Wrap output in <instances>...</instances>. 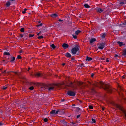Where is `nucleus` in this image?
<instances>
[{
    "label": "nucleus",
    "instance_id": "nucleus-1",
    "mask_svg": "<svg viewBox=\"0 0 126 126\" xmlns=\"http://www.w3.org/2000/svg\"><path fill=\"white\" fill-rule=\"evenodd\" d=\"M95 85L96 86L100 88H103L109 93H111L112 92L113 90L112 88L105 83L100 82L97 83Z\"/></svg>",
    "mask_w": 126,
    "mask_h": 126
},
{
    "label": "nucleus",
    "instance_id": "nucleus-2",
    "mask_svg": "<svg viewBox=\"0 0 126 126\" xmlns=\"http://www.w3.org/2000/svg\"><path fill=\"white\" fill-rule=\"evenodd\" d=\"M79 50V48L77 46H75L71 50L72 53L74 54H76L77 51Z\"/></svg>",
    "mask_w": 126,
    "mask_h": 126
},
{
    "label": "nucleus",
    "instance_id": "nucleus-3",
    "mask_svg": "<svg viewBox=\"0 0 126 126\" xmlns=\"http://www.w3.org/2000/svg\"><path fill=\"white\" fill-rule=\"evenodd\" d=\"M105 44L104 43H102L100 44L99 45L98 48L99 49H102L104 47Z\"/></svg>",
    "mask_w": 126,
    "mask_h": 126
},
{
    "label": "nucleus",
    "instance_id": "nucleus-4",
    "mask_svg": "<svg viewBox=\"0 0 126 126\" xmlns=\"http://www.w3.org/2000/svg\"><path fill=\"white\" fill-rule=\"evenodd\" d=\"M67 94L69 95L72 96H74L75 95V93L74 92L71 91H68Z\"/></svg>",
    "mask_w": 126,
    "mask_h": 126
},
{
    "label": "nucleus",
    "instance_id": "nucleus-5",
    "mask_svg": "<svg viewBox=\"0 0 126 126\" xmlns=\"http://www.w3.org/2000/svg\"><path fill=\"white\" fill-rule=\"evenodd\" d=\"M62 47L64 49H66L69 46L67 44L64 43L63 44Z\"/></svg>",
    "mask_w": 126,
    "mask_h": 126
},
{
    "label": "nucleus",
    "instance_id": "nucleus-6",
    "mask_svg": "<svg viewBox=\"0 0 126 126\" xmlns=\"http://www.w3.org/2000/svg\"><path fill=\"white\" fill-rule=\"evenodd\" d=\"M117 43L119 44L120 46V47H121L122 46H124L125 45V43H123L120 42V41H118Z\"/></svg>",
    "mask_w": 126,
    "mask_h": 126
},
{
    "label": "nucleus",
    "instance_id": "nucleus-7",
    "mask_svg": "<svg viewBox=\"0 0 126 126\" xmlns=\"http://www.w3.org/2000/svg\"><path fill=\"white\" fill-rule=\"evenodd\" d=\"M35 75L36 76L38 77L42 76L43 75L41 73H37L35 74Z\"/></svg>",
    "mask_w": 126,
    "mask_h": 126
},
{
    "label": "nucleus",
    "instance_id": "nucleus-8",
    "mask_svg": "<svg viewBox=\"0 0 126 126\" xmlns=\"http://www.w3.org/2000/svg\"><path fill=\"white\" fill-rule=\"evenodd\" d=\"M54 85H53L52 86L49 87L48 89V90L49 91H51L53 90L54 88Z\"/></svg>",
    "mask_w": 126,
    "mask_h": 126
},
{
    "label": "nucleus",
    "instance_id": "nucleus-9",
    "mask_svg": "<svg viewBox=\"0 0 126 126\" xmlns=\"http://www.w3.org/2000/svg\"><path fill=\"white\" fill-rule=\"evenodd\" d=\"M96 39L95 38H92L91 39L90 41V43L91 44L93 42H95L96 41Z\"/></svg>",
    "mask_w": 126,
    "mask_h": 126
},
{
    "label": "nucleus",
    "instance_id": "nucleus-10",
    "mask_svg": "<svg viewBox=\"0 0 126 126\" xmlns=\"http://www.w3.org/2000/svg\"><path fill=\"white\" fill-rule=\"evenodd\" d=\"M103 10L101 8H98L97 9V12L99 13H101L103 11Z\"/></svg>",
    "mask_w": 126,
    "mask_h": 126
},
{
    "label": "nucleus",
    "instance_id": "nucleus-11",
    "mask_svg": "<svg viewBox=\"0 0 126 126\" xmlns=\"http://www.w3.org/2000/svg\"><path fill=\"white\" fill-rule=\"evenodd\" d=\"M65 56L67 57H70L71 56V55L69 53H67L65 54Z\"/></svg>",
    "mask_w": 126,
    "mask_h": 126
},
{
    "label": "nucleus",
    "instance_id": "nucleus-12",
    "mask_svg": "<svg viewBox=\"0 0 126 126\" xmlns=\"http://www.w3.org/2000/svg\"><path fill=\"white\" fill-rule=\"evenodd\" d=\"M51 16L52 18H55V17H57V15L56 14H52L51 15Z\"/></svg>",
    "mask_w": 126,
    "mask_h": 126
},
{
    "label": "nucleus",
    "instance_id": "nucleus-13",
    "mask_svg": "<svg viewBox=\"0 0 126 126\" xmlns=\"http://www.w3.org/2000/svg\"><path fill=\"white\" fill-rule=\"evenodd\" d=\"M4 56L5 55H8V56L10 55V53L9 52H4Z\"/></svg>",
    "mask_w": 126,
    "mask_h": 126
},
{
    "label": "nucleus",
    "instance_id": "nucleus-14",
    "mask_svg": "<svg viewBox=\"0 0 126 126\" xmlns=\"http://www.w3.org/2000/svg\"><path fill=\"white\" fill-rule=\"evenodd\" d=\"M92 60V59L91 58L87 57L86 58V61H90Z\"/></svg>",
    "mask_w": 126,
    "mask_h": 126
},
{
    "label": "nucleus",
    "instance_id": "nucleus-15",
    "mask_svg": "<svg viewBox=\"0 0 126 126\" xmlns=\"http://www.w3.org/2000/svg\"><path fill=\"white\" fill-rule=\"evenodd\" d=\"M61 123L63 124H67V123L64 120H62L61 121Z\"/></svg>",
    "mask_w": 126,
    "mask_h": 126
},
{
    "label": "nucleus",
    "instance_id": "nucleus-16",
    "mask_svg": "<svg viewBox=\"0 0 126 126\" xmlns=\"http://www.w3.org/2000/svg\"><path fill=\"white\" fill-rule=\"evenodd\" d=\"M106 34L105 33H102L101 34V36L102 38H104L105 37Z\"/></svg>",
    "mask_w": 126,
    "mask_h": 126
},
{
    "label": "nucleus",
    "instance_id": "nucleus-17",
    "mask_svg": "<svg viewBox=\"0 0 126 126\" xmlns=\"http://www.w3.org/2000/svg\"><path fill=\"white\" fill-rule=\"evenodd\" d=\"M80 31L79 30H78L76 31L75 32V33L76 34L78 35L80 32Z\"/></svg>",
    "mask_w": 126,
    "mask_h": 126
},
{
    "label": "nucleus",
    "instance_id": "nucleus-18",
    "mask_svg": "<svg viewBox=\"0 0 126 126\" xmlns=\"http://www.w3.org/2000/svg\"><path fill=\"white\" fill-rule=\"evenodd\" d=\"M10 5V3L9 1H8L6 3V6L8 7Z\"/></svg>",
    "mask_w": 126,
    "mask_h": 126
},
{
    "label": "nucleus",
    "instance_id": "nucleus-19",
    "mask_svg": "<svg viewBox=\"0 0 126 126\" xmlns=\"http://www.w3.org/2000/svg\"><path fill=\"white\" fill-rule=\"evenodd\" d=\"M84 6L85 8H88L90 7V6L87 4H85Z\"/></svg>",
    "mask_w": 126,
    "mask_h": 126
},
{
    "label": "nucleus",
    "instance_id": "nucleus-20",
    "mask_svg": "<svg viewBox=\"0 0 126 126\" xmlns=\"http://www.w3.org/2000/svg\"><path fill=\"white\" fill-rule=\"evenodd\" d=\"M50 113L51 114H55V110H53L50 112Z\"/></svg>",
    "mask_w": 126,
    "mask_h": 126
},
{
    "label": "nucleus",
    "instance_id": "nucleus-21",
    "mask_svg": "<svg viewBox=\"0 0 126 126\" xmlns=\"http://www.w3.org/2000/svg\"><path fill=\"white\" fill-rule=\"evenodd\" d=\"M91 120L92 121V123H95L96 122V121L95 119L92 118V119Z\"/></svg>",
    "mask_w": 126,
    "mask_h": 126
},
{
    "label": "nucleus",
    "instance_id": "nucleus-22",
    "mask_svg": "<svg viewBox=\"0 0 126 126\" xmlns=\"http://www.w3.org/2000/svg\"><path fill=\"white\" fill-rule=\"evenodd\" d=\"M78 84L79 86H80L83 84V82H79Z\"/></svg>",
    "mask_w": 126,
    "mask_h": 126
},
{
    "label": "nucleus",
    "instance_id": "nucleus-23",
    "mask_svg": "<svg viewBox=\"0 0 126 126\" xmlns=\"http://www.w3.org/2000/svg\"><path fill=\"white\" fill-rule=\"evenodd\" d=\"M50 46L53 49L55 48L56 47L55 46L54 44H52Z\"/></svg>",
    "mask_w": 126,
    "mask_h": 126
},
{
    "label": "nucleus",
    "instance_id": "nucleus-24",
    "mask_svg": "<svg viewBox=\"0 0 126 126\" xmlns=\"http://www.w3.org/2000/svg\"><path fill=\"white\" fill-rule=\"evenodd\" d=\"M15 58L14 57H13L11 59L10 62H12L15 60Z\"/></svg>",
    "mask_w": 126,
    "mask_h": 126
},
{
    "label": "nucleus",
    "instance_id": "nucleus-25",
    "mask_svg": "<svg viewBox=\"0 0 126 126\" xmlns=\"http://www.w3.org/2000/svg\"><path fill=\"white\" fill-rule=\"evenodd\" d=\"M27 9L26 8L24 9V11H22V13L23 14H24L26 13V11L27 10Z\"/></svg>",
    "mask_w": 126,
    "mask_h": 126
},
{
    "label": "nucleus",
    "instance_id": "nucleus-26",
    "mask_svg": "<svg viewBox=\"0 0 126 126\" xmlns=\"http://www.w3.org/2000/svg\"><path fill=\"white\" fill-rule=\"evenodd\" d=\"M29 36L30 37H33L34 36V35L30 34H29Z\"/></svg>",
    "mask_w": 126,
    "mask_h": 126
},
{
    "label": "nucleus",
    "instance_id": "nucleus-27",
    "mask_svg": "<svg viewBox=\"0 0 126 126\" xmlns=\"http://www.w3.org/2000/svg\"><path fill=\"white\" fill-rule=\"evenodd\" d=\"M123 54L124 55H126V49L124 50Z\"/></svg>",
    "mask_w": 126,
    "mask_h": 126
},
{
    "label": "nucleus",
    "instance_id": "nucleus-28",
    "mask_svg": "<svg viewBox=\"0 0 126 126\" xmlns=\"http://www.w3.org/2000/svg\"><path fill=\"white\" fill-rule=\"evenodd\" d=\"M118 89H120L121 90H123L122 87L119 85H118Z\"/></svg>",
    "mask_w": 126,
    "mask_h": 126
},
{
    "label": "nucleus",
    "instance_id": "nucleus-29",
    "mask_svg": "<svg viewBox=\"0 0 126 126\" xmlns=\"http://www.w3.org/2000/svg\"><path fill=\"white\" fill-rule=\"evenodd\" d=\"M24 28H22L20 29V31L22 32H24Z\"/></svg>",
    "mask_w": 126,
    "mask_h": 126
},
{
    "label": "nucleus",
    "instance_id": "nucleus-30",
    "mask_svg": "<svg viewBox=\"0 0 126 126\" xmlns=\"http://www.w3.org/2000/svg\"><path fill=\"white\" fill-rule=\"evenodd\" d=\"M43 38V37L42 36H38L37 37L39 39H42Z\"/></svg>",
    "mask_w": 126,
    "mask_h": 126
},
{
    "label": "nucleus",
    "instance_id": "nucleus-31",
    "mask_svg": "<svg viewBox=\"0 0 126 126\" xmlns=\"http://www.w3.org/2000/svg\"><path fill=\"white\" fill-rule=\"evenodd\" d=\"M89 108L91 109H93V107L92 106L90 105L89 106Z\"/></svg>",
    "mask_w": 126,
    "mask_h": 126
},
{
    "label": "nucleus",
    "instance_id": "nucleus-32",
    "mask_svg": "<svg viewBox=\"0 0 126 126\" xmlns=\"http://www.w3.org/2000/svg\"><path fill=\"white\" fill-rule=\"evenodd\" d=\"M72 36H73V37L75 39L77 38V36L76 35L73 34L72 35Z\"/></svg>",
    "mask_w": 126,
    "mask_h": 126
},
{
    "label": "nucleus",
    "instance_id": "nucleus-33",
    "mask_svg": "<svg viewBox=\"0 0 126 126\" xmlns=\"http://www.w3.org/2000/svg\"><path fill=\"white\" fill-rule=\"evenodd\" d=\"M44 121L45 122H47V121L48 119L47 118H45L44 119Z\"/></svg>",
    "mask_w": 126,
    "mask_h": 126
},
{
    "label": "nucleus",
    "instance_id": "nucleus-34",
    "mask_svg": "<svg viewBox=\"0 0 126 126\" xmlns=\"http://www.w3.org/2000/svg\"><path fill=\"white\" fill-rule=\"evenodd\" d=\"M2 73L4 74V75H5L6 73V71L5 70L3 72L2 71Z\"/></svg>",
    "mask_w": 126,
    "mask_h": 126
},
{
    "label": "nucleus",
    "instance_id": "nucleus-35",
    "mask_svg": "<svg viewBox=\"0 0 126 126\" xmlns=\"http://www.w3.org/2000/svg\"><path fill=\"white\" fill-rule=\"evenodd\" d=\"M34 88L33 86H31L30 87L29 89L31 90H32Z\"/></svg>",
    "mask_w": 126,
    "mask_h": 126
},
{
    "label": "nucleus",
    "instance_id": "nucleus-36",
    "mask_svg": "<svg viewBox=\"0 0 126 126\" xmlns=\"http://www.w3.org/2000/svg\"><path fill=\"white\" fill-rule=\"evenodd\" d=\"M17 58L18 59H21V57L20 55H18L17 56Z\"/></svg>",
    "mask_w": 126,
    "mask_h": 126
},
{
    "label": "nucleus",
    "instance_id": "nucleus-37",
    "mask_svg": "<svg viewBox=\"0 0 126 126\" xmlns=\"http://www.w3.org/2000/svg\"><path fill=\"white\" fill-rule=\"evenodd\" d=\"M7 87H3L2 88L4 90L6 89L7 88Z\"/></svg>",
    "mask_w": 126,
    "mask_h": 126
},
{
    "label": "nucleus",
    "instance_id": "nucleus-38",
    "mask_svg": "<svg viewBox=\"0 0 126 126\" xmlns=\"http://www.w3.org/2000/svg\"><path fill=\"white\" fill-rule=\"evenodd\" d=\"M125 3V2H120V4H123Z\"/></svg>",
    "mask_w": 126,
    "mask_h": 126
},
{
    "label": "nucleus",
    "instance_id": "nucleus-39",
    "mask_svg": "<svg viewBox=\"0 0 126 126\" xmlns=\"http://www.w3.org/2000/svg\"><path fill=\"white\" fill-rule=\"evenodd\" d=\"M114 57H116V58L117 57H118V55H117L115 54V55Z\"/></svg>",
    "mask_w": 126,
    "mask_h": 126
},
{
    "label": "nucleus",
    "instance_id": "nucleus-40",
    "mask_svg": "<svg viewBox=\"0 0 126 126\" xmlns=\"http://www.w3.org/2000/svg\"><path fill=\"white\" fill-rule=\"evenodd\" d=\"M116 107L117 108H120V106L119 105H116Z\"/></svg>",
    "mask_w": 126,
    "mask_h": 126
},
{
    "label": "nucleus",
    "instance_id": "nucleus-41",
    "mask_svg": "<svg viewBox=\"0 0 126 126\" xmlns=\"http://www.w3.org/2000/svg\"><path fill=\"white\" fill-rule=\"evenodd\" d=\"M59 111L58 110H57V111H55V114H58V113Z\"/></svg>",
    "mask_w": 126,
    "mask_h": 126
},
{
    "label": "nucleus",
    "instance_id": "nucleus-42",
    "mask_svg": "<svg viewBox=\"0 0 126 126\" xmlns=\"http://www.w3.org/2000/svg\"><path fill=\"white\" fill-rule=\"evenodd\" d=\"M106 62H109V59L108 58H107V60L106 61Z\"/></svg>",
    "mask_w": 126,
    "mask_h": 126
},
{
    "label": "nucleus",
    "instance_id": "nucleus-43",
    "mask_svg": "<svg viewBox=\"0 0 126 126\" xmlns=\"http://www.w3.org/2000/svg\"><path fill=\"white\" fill-rule=\"evenodd\" d=\"M23 35L22 34H21L20 35V36L21 37H23Z\"/></svg>",
    "mask_w": 126,
    "mask_h": 126
},
{
    "label": "nucleus",
    "instance_id": "nucleus-44",
    "mask_svg": "<svg viewBox=\"0 0 126 126\" xmlns=\"http://www.w3.org/2000/svg\"><path fill=\"white\" fill-rule=\"evenodd\" d=\"M80 115H78L77 116V118H78L79 117H80Z\"/></svg>",
    "mask_w": 126,
    "mask_h": 126
},
{
    "label": "nucleus",
    "instance_id": "nucleus-45",
    "mask_svg": "<svg viewBox=\"0 0 126 126\" xmlns=\"http://www.w3.org/2000/svg\"><path fill=\"white\" fill-rule=\"evenodd\" d=\"M94 76V74H92L91 75V77H93Z\"/></svg>",
    "mask_w": 126,
    "mask_h": 126
},
{
    "label": "nucleus",
    "instance_id": "nucleus-46",
    "mask_svg": "<svg viewBox=\"0 0 126 126\" xmlns=\"http://www.w3.org/2000/svg\"><path fill=\"white\" fill-rule=\"evenodd\" d=\"M102 110L103 111L104 110L105 108L104 107H102Z\"/></svg>",
    "mask_w": 126,
    "mask_h": 126
},
{
    "label": "nucleus",
    "instance_id": "nucleus-47",
    "mask_svg": "<svg viewBox=\"0 0 126 126\" xmlns=\"http://www.w3.org/2000/svg\"><path fill=\"white\" fill-rule=\"evenodd\" d=\"M3 124H2V123L0 122V126L2 125H3Z\"/></svg>",
    "mask_w": 126,
    "mask_h": 126
},
{
    "label": "nucleus",
    "instance_id": "nucleus-48",
    "mask_svg": "<svg viewBox=\"0 0 126 126\" xmlns=\"http://www.w3.org/2000/svg\"><path fill=\"white\" fill-rule=\"evenodd\" d=\"M22 52V50H20L19 51V53H21Z\"/></svg>",
    "mask_w": 126,
    "mask_h": 126
},
{
    "label": "nucleus",
    "instance_id": "nucleus-49",
    "mask_svg": "<svg viewBox=\"0 0 126 126\" xmlns=\"http://www.w3.org/2000/svg\"><path fill=\"white\" fill-rule=\"evenodd\" d=\"M125 116L126 118V112L125 113Z\"/></svg>",
    "mask_w": 126,
    "mask_h": 126
},
{
    "label": "nucleus",
    "instance_id": "nucleus-50",
    "mask_svg": "<svg viewBox=\"0 0 126 126\" xmlns=\"http://www.w3.org/2000/svg\"><path fill=\"white\" fill-rule=\"evenodd\" d=\"M62 21V20H61L60 19H59V21L60 22V21Z\"/></svg>",
    "mask_w": 126,
    "mask_h": 126
},
{
    "label": "nucleus",
    "instance_id": "nucleus-51",
    "mask_svg": "<svg viewBox=\"0 0 126 126\" xmlns=\"http://www.w3.org/2000/svg\"><path fill=\"white\" fill-rule=\"evenodd\" d=\"M77 109L78 110H79L80 109V108H77Z\"/></svg>",
    "mask_w": 126,
    "mask_h": 126
},
{
    "label": "nucleus",
    "instance_id": "nucleus-52",
    "mask_svg": "<svg viewBox=\"0 0 126 126\" xmlns=\"http://www.w3.org/2000/svg\"><path fill=\"white\" fill-rule=\"evenodd\" d=\"M62 65H63V66H64V65H65V64L64 63H63L62 64Z\"/></svg>",
    "mask_w": 126,
    "mask_h": 126
},
{
    "label": "nucleus",
    "instance_id": "nucleus-53",
    "mask_svg": "<svg viewBox=\"0 0 126 126\" xmlns=\"http://www.w3.org/2000/svg\"><path fill=\"white\" fill-rule=\"evenodd\" d=\"M39 34H40V33H37V34L38 35H39Z\"/></svg>",
    "mask_w": 126,
    "mask_h": 126
},
{
    "label": "nucleus",
    "instance_id": "nucleus-54",
    "mask_svg": "<svg viewBox=\"0 0 126 126\" xmlns=\"http://www.w3.org/2000/svg\"><path fill=\"white\" fill-rule=\"evenodd\" d=\"M101 59V60H104V58H102Z\"/></svg>",
    "mask_w": 126,
    "mask_h": 126
},
{
    "label": "nucleus",
    "instance_id": "nucleus-55",
    "mask_svg": "<svg viewBox=\"0 0 126 126\" xmlns=\"http://www.w3.org/2000/svg\"><path fill=\"white\" fill-rule=\"evenodd\" d=\"M68 86L70 87H72V86L70 85H68Z\"/></svg>",
    "mask_w": 126,
    "mask_h": 126
},
{
    "label": "nucleus",
    "instance_id": "nucleus-56",
    "mask_svg": "<svg viewBox=\"0 0 126 126\" xmlns=\"http://www.w3.org/2000/svg\"><path fill=\"white\" fill-rule=\"evenodd\" d=\"M64 101V100H61V101L62 102V101Z\"/></svg>",
    "mask_w": 126,
    "mask_h": 126
},
{
    "label": "nucleus",
    "instance_id": "nucleus-57",
    "mask_svg": "<svg viewBox=\"0 0 126 126\" xmlns=\"http://www.w3.org/2000/svg\"><path fill=\"white\" fill-rule=\"evenodd\" d=\"M72 105L73 106H74L75 105L74 104H73V105Z\"/></svg>",
    "mask_w": 126,
    "mask_h": 126
},
{
    "label": "nucleus",
    "instance_id": "nucleus-58",
    "mask_svg": "<svg viewBox=\"0 0 126 126\" xmlns=\"http://www.w3.org/2000/svg\"><path fill=\"white\" fill-rule=\"evenodd\" d=\"M30 69V68H29V69L28 70V71Z\"/></svg>",
    "mask_w": 126,
    "mask_h": 126
},
{
    "label": "nucleus",
    "instance_id": "nucleus-59",
    "mask_svg": "<svg viewBox=\"0 0 126 126\" xmlns=\"http://www.w3.org/2000/svg\"><path fill=\"white\" fill-rule=\"evenodd\" d=\"M72 60H74V59L73 58H72Z\"/></svg>",
    "mask_w": 126,
    "mask_h": 126
}]
</instances>
